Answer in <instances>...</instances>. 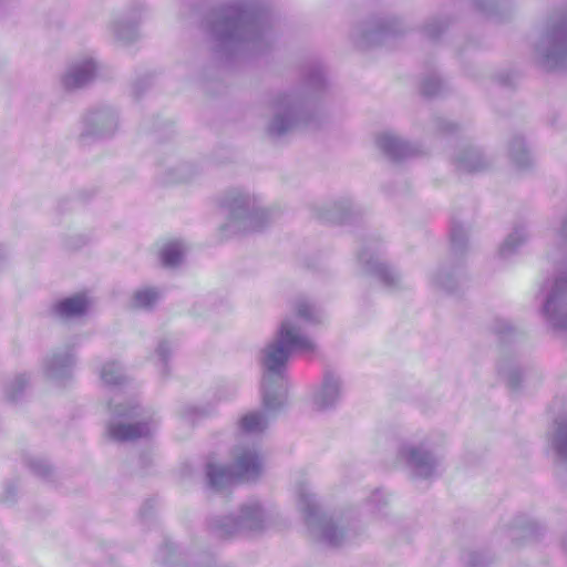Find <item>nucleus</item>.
Here are the masks:
<instances>
[{"mask_svg": "<svg viewBox=\"0 0 567 567\" xmlns=\"http://www.w3.org/2000/svg\"><path fill=\"white\" fill-rule=\"evenodd\" d=\"M311 317L310 306L300 303L295 312L282 321L276 342L266 350L264 364L268 373H280L291 352H311L315 350L312 340L302 333L303 326L311 320Z\"/></svg>", "mask_w": 567, "mask_h": 567, "instance_id": "f257e3e1", "label": "nucleus"}, {"mask_svg": "<svg viewBox=\"0 0 567 567\" xmlns=\"http://www.w3.org/2000/svg\"><path fill=\"white\" fill-rule=\"evenodd\" d=\"M262 470V461L256 452L245 450L238 454L233 468H227L214 462L206 465V484L210 487H221L247 482L258 477Z\"/></svg>", "mask_w": 567, "mask_h": 567, "instance_id": "f03ea898", "label": "nucleus"}, {"mask_svg": "<svg viewBox=\"0 0 567 567\" xmlns=\"http://www.w3.org/2000/svg\"><path fill=\"white\" fill-rule=\"evenodd\" d=\"M305 522L311 534L330 545L338 546L344 537L343 528L339 527L333 517L321 512L311 498H301L299 505Z\"/></svg>", "mask_w": 567, "mask_h": 567, "instance_id": "7ed1b4c3", "label": "nucleus"}, {"mask_svg": "<svg viewBox=\"0 0 567 567\" xmlns=\"http://www.w3.org/2000/svg\"><path fill=\"white\" fill-rule=\"evenodd\" d=\"M269 522L268 515L261 509L257 501L245 504L236 517V529L257 532L264 529Z\"/></svg>", "mask_w": 567, "mask_h": 567, "instance_id": "20e7f679", "label": "nucleus"}, {"mask_svg": "<svg viewBox=\"0 0 567 567\" xmlns=\"http://www.w3.org/2000/svg\"><path fill=\"white\" fill-rule=\"evenodd\" d=\"M87 305L84 296L76 295L56 303L55 310L62 317L80 316L86 310Z\"/></svg>", "mask_w": 567, "mask_h": 567, "instance_id": "39448f33", "label": "nucleus"}, {"mask_svg": "<svg viewBox=\"0 0 567 567\" xmlns=\"http://www.w3.org/2000/svg\"><path fill=\"white\" fill-rule=\"evenodd\" d=\"M110 434L120 441L134 440L144 434V426L141 424H115L111 426Z\"/></svg>", "mask_w": 567, "mask_h": 567, "instance_id": "423d86ee", "label": "nucleus"}, {"mask_svg": "<svg viewBox=\"0 0 567 567\" xmlns=\"http://www.w3.org/2000/svg\"><path fill=\"white\" fill-rule=\"evenodd\" d=\"M406 462L415 470H424L425 474L432 467L429 454L420 449L410 450L406 454Z\"/></svg>", "mask_w": 567, "mask_h": 567, "instance_id": "0eeeda50", "label": "nucleus"}, {"mask_svg": "<svg viewBox=\"0 0 567 567\" xmlns=\"http://www.w3.org/2000/svg\"><path fill=\"white\" fill-rule=\"evenodd\" d=\"M94 70V64L92 62H86L83 70H76L68 76L66 85L71 87L84 83L87 79L91 78Z\"/></svg>", "mask_w": 567, "mask_h": 567, "instance_id": "6e6552de", "label": "nucleus"}, {"mask_svg": "<svg viewBox=\"0 0 567 567\" xmlns=\"http://www.w3.org/2000/svg\"><path fill=\"white\" fill-rule=\"evenodd\" d=\"M240 426L246 432L258 431L265 426V419L259 413H249L241 417Z\"/></svg>", "mask_w": 567, "mask_h": 567, "instance_id": "1a4fd4ad", "label": "nucleus"}, {"mask_svg": "<svg viewBox=\"0 0 567 567\" xmlns=\"http://www.w3.org/2000/svg\"><path fill=\"white\" fill-rule=\"evenodd\" d=\"M181 258L182 250L177 244H168L162 250V261L165 266H174Z\"/></svg>", "mask_w": 567, "mask_h": 567, "instance_id": "9d476101", "label": "nucleus"}, {"mask_svg": "<svg viewBox=\"0 0 567 567\" xmlns=\"http://www.w3.org/2000/svg\"><path fill=\"white\" fill-rule=\"evenodd\" d=\"M135 303L138 307H148L153 305L157 299V292L152 289H144L137 291L134 296Z\"/></svg>", "mask_w": 567, "mask_h": 567, "instance_id": "9b49d317", "label": "nucleus"}, {"mask_svg": "<svg viewBox=\"0 0 567 567\" xmlns=\"http://www.w3.org/2000/svg\"><path fill=\"white\" fill-rule=\"evenodd\" d=\"M467 567H486L482 557L477 555H472L468 559Z\"/></svg>", "mask_w": 567, "mask_h": 567, "instance_id": "f8f14e48", "label": "nucleus"}, {"mask_svg": "<svg viewBox=\"0 0 567 567\" xmlns=\"http://www.w3.org/2000/svg\"><path fill=\"white\" fill-rule=\"evenodd\" d=\"M102 378H103V380H104L105 382H107V383H112V382H113L112 378H109V374H107V372H106V370H105V369H104V370H103V372H102Z\"/></svg>", "mask_w": 567, "mask_h": 567, "instance_id": "ddd939ff", "label": "nucleus"}, {"mask_svg": "<svg viewBox=\"0 0 567 567\" xmlns=\"http://www.w3.org/2000/svg\"><path fill=\"white\" fill-rule=\"evenodd\" d=\"M264 403H265L266 406H270L271 405L269 399L266 398V396L264 398Z\"/></svg>", "mask_w": 567, "mask_h": 567, "instance_id": "4468645a", "label": "nucleus"}]
</instances>
